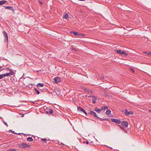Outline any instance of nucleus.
Instances as JSON below:
<instances>
[{
  "label": "nucleus",
  "mask_w": 151,
  "mask_h": 151,
  "mask_svg": "<svg viewBox=\"0 0 151 151\" xmlns=\"http://www.w3.org/2000/svg\"><path fill=\"white\" fill-rule=\"evenodd\" d=\"M147 53V52L146 51H145V52H143V53H145V54Z\"/></svg>",
  "instance_id": "c9c22d12"
},
{
  "label": "nucleus",
  "mask_w": 151,
  "mask_h": 151,
  "mask_svg": "<svg viewBox=\"0 0 151 151\" xmlns=\"http://www.w3.org/2000/svg\"><path fill=\"white\" fill-rule=\"evenodd\" d=\"M72 50H74L75 51H76V49L75 48H73L72 49Z\"/></svg>",
  "instance_id": "f704fd0d"
},
{
  "label": "nucleus",
  "mask_w": 151,
  "mask_h": 151,
  "mask_svg": "<svg viewBox=\"0 0 151 151\" xmlns=\"http://www.w3.org/2000/svg\"><path fill=\"white\" fill-rule=\"evenodd\" d=\"M2 75L3 76V77H5L6 76H10L9 74V73H7L3 74H2Z\"/></svg>",
  "instance_id": "4be33fe9"
},
{
  "label": "nucleus",
  "mask_w": 151,
  "mask_h": 151,
  "mask_svg": "<svg viewBox=\"0 0 151 151\" xmlns=\"http://www.w3.org/2000/svg\"><path fill=\"white\" fill-rule=\"evenodd\" d=\"M111 120L113 122H114L116 124H119L121 123L120 120L119 119L111 118Z\"/></svg>",
  "instance_id": "39448f33"
},
{
  "label": "nucleus",
  "mask_w": 151,
  "mask_h": 151,
  "mask_svg": "<svg viewBox=\"0 0 151 151\" xmlns=\"http://www.w3.org/2000/svg\"><path fill=\"white\" fill-rule=\"evenodd\" d=\"M63 17L65 19H68V14L66 13V14H64L63 16Z\"/></svg>",
  "instance_id": "ddd939ff"
},
{
  "label": "nucleus",
  "mask_w": 151,
  "mask_h": 151,
  "mask_svg": "<svg viewBox=\"0 0 151 151\" xmlns=\"http://www.w3.org/2000/svg\"><path fill=\"white\" fill-rule=\"evenodd\" d=\"M83 90L84 91H86L87 93H89L90 92V90L89 89L86 88H83Z\"/></svg>",
  "instance_id": "aec40b11"
},
{
  "label": "nucleus",
  "mask_w": 151,
  "mask_h": 151,
  "mask_svg": "<svg viewBox=\"0 0 151 151\" xmlns=\"http://www.w3.org/2000/svg\"><path fill=\"white\" fill-rule=\"evenodd\" d=\"M130 70H131L132 71V72L133 73H134V70L132 68H130Z\"/></svg>",
  "instance_id": "bb28decb"
},
{
  "label": "nucleus",
  "mask_w": 151,
  "mask_h": 151,
  "mask_svg": "<svg viewBox=\"0 0 151 151\" xmlns=\"http://www.w3.org/2000/svg\"><path fill=\"white\" fill-rule=\"evenodd\" d=\"M4 123L7 127L8 126V125L7 123L5 121H3Z\"/></svg>",
  "instance_id": "cd10ccee"
},
{
  "label": "nucleus",
  "mask_w": 151,
  "mask_h": 151,
  "mask_svg": "<svg viewBox=\"0 0 151 151\" xmlns=\"http://www.w3.org/2000/svg\"><path fill=\"white\" fill-rule=\"evenodd\" d=\"M118 126L120 127V128L122 129H124L123 127H121L119 125Z\"/></svg>",
  "instance_id": "2f4dec72"
},
{
  "label": "nucleus",
  "mask_w": 151,
  "mask_h": 151,
  "mask_svg": "<svg viewBox=\"0 0 151 151\" xmlns=\"http://www.w3.org/2000/svg\"><path fill=\"white\" fill-rule=\"evenodd\" d=\"M35 90L37 92V94H40V92L36 88H34Z\"/></svg>",
  "instance_id": "5701e85b"
},
{
  "label": "nucleus",
  "mask_w": 151,
  "mask_h": 151,
  "mask_svg": "<svg viewBox=\"0 0 151 151\" xmlns=\"http://www.w3.org/2000/svg\"><path fill=\"white\" fill-rule=\"evenodd\" d=\"M4 37L6 38V39L5 40V42H7L8 41V37L7 34L5 31H4Z\"/></svg>",
  "instance_id": "6e6552de"
},
{
  "label": "nucleus",
  "mask_w": 151,
  "mask_h": 151,
  "mask_svg": "<svg viewBox=\"0 0 151 151\" xmlns=\"http://www.w3.org/2000/svg\"><path fill=\"white\" fill-rule=\"evenodd\" d=\"M27 140L29 142H32L33 141V139L31 137H28L27 139Z\"/></svg>",
  "instance_id": "f3484780"
},
{
  "label": "nucleus",
  "mask_w": 151,
  "mask_h": 151,
  "mask_svg": "<svg viewBox=\"0 0 151 151\" xmlns=\"http://www.w3.org/2000/svg\"><path fill=\"white\" fill-rule=\"evenodd\" d=\"M61 81V78L59 77H55L53 79V82L55 83H58L60 82Z\"/></svg>",
  "instance_id": "7ed1b4c3"
},
{
  "label": "nucleus",
  "mask_w": 151,
  "mask_h": 151,
  "mask_svg": "<svg viewBox=\"0 0 151 151\" xmlns=\"http://www.w3.org/2000/svg\"><path fill=\"white\" fill-rule=\"evenodd\" d=\"M7 1L5 0H2L0 1V5H2L5 4Z\"/></svg>",
  "instance_id": "4468645a"
},
{
  "label": "nucleus",
  "mask_w": 151,
  "mask_h": 151,
  "mask_svg": "<svg viewBox=\"0 0 151 151\" xmlns=\"http://www.w3.org/2000/svg\"><path fill=\"white\" fill-rule=\"evenodd\" d=\"M84 143H86V144H88V141H86L84 142Z\"/></svg>",
  "instance_id": "473e14b6"
},
{
  "label": "nucleus",
  "mask_w": 151,
  "mask_h": 151,
  "mask_svg": "<svg viewBox=\"0 0 151 151\" xmlns=\"http://www.w3.org/2000/svg\"><path fill=\"white\" fill-rule=\"evenodd\" d=\"M124 113L126 115H129L130 114H133L134 112L132 111H128L127 109H125L124 111Z\"/></svg>",
  "instance_id": "20e7f679"
},
{
  "label": "nucleus",
  "mask_w": 151,
  "mask_h": 151,
  "mask_svg": "<svg viewBox=\"0 0 151 151\" xmlns=\"http://www.w3.org/2000/svg\"><path fill=\"white\" fill-rule=\"evenodd\" d=\"M39 2L40 3V4H43V2L42 1H39Z\"/></svg>",
  "instance_id": "7c9ffc66"
},
{
  "label": "nucleus",
  "mask_w": 151,
  "mask_h": 151,
  "mask_svg": "<svg viewBox=\"0 0 151 151\" xmlns=\"http://www.w3.org/2000/svg\"><path fill=\"white\" fill-rule=\"evenodd\" d=\"M79 1H84V0H78Z\"/></svg>",
  "instance_id": "4c0bfd02"
},
{
  "label": "nucleus",
  "mask_w": 151,
  "mask_h": 151,
  "mask_svg": "<svg viewBox=\"0 0 151 151\" xmlns=\"http://www.w3.org/2000/svg\"><path fill=\"white\" fill-rule=\"evenodd\" d=\"M108 109V107L106 106H103L101 107V110H104V111L106 109Z\"/></svg>",
  "instance_id": "2eb2a0df"
},
{
  "label": "nucleus",
  "mask_w": 151,
  "mask_h": 151,
  "mask_svg": "<svg viewBox=\"0 0 151 151\" xmlns=\"http://www.w3.org/2000/svg\"><path fill=\"white\" fill-rule=\"evenodd\" d=\"M147 54L148 55H151V52H149Z\"/></svg>",
  "instance_id": "72a5a7b5"
},
{
  "label": "nucleus",
  "mask_w": 151,
  "mask_h": 151,
  "mask_svg": "<svg viewBox=\"0 0 151 151\" xmlns=\"http://www.w3.org/2000/svg\"><path fill=\"white\" fill-rule=\"evenodd\" d=\"M89 114L92 115H93L94 117H96L97 118H99V117L97 116L96 112L93 111H90L89 112Z\"/></svg>",
  "instance_id": "0eeeda50"
},
{
  "label": "nucleus",
  "mask_w": 151,
  "mask_h": 151,
  "mask_svg": "<svg viewBox=\"0 0 151 151\" xmlns=\"http://www.w3.org/2000/svg\"><path fill=\"white\" fill-rule=\"evenodd\" d=\"M14 72L12 70H10V72L9 73V74L10 76L13 75L14 74Z\"/></svg>",
  "instance_id": "b1692460"
},
{
  "label": "nucleus",
  "mask_w": 151,
  "mask_h": 151,
  "mask_svg": "<svg viewBox=\"0 0 151 151\" xmlns=\"http://www.w3.org/2000/svg\"><path fill=\"white\" fill-rule=\"evenodd\" d=\"M77 109L78 110L81 111L83 112L86 115H87V114L86 111H85V110L82 107H80V106H78L77 108Z\"/></svg>",
  "instance_id": "423d86ee"
},
{
  "label": "nucleus",
  "mask_w": 151,
  "mask_h": 151,
  "mask_svg": "<svg viewBox=\"0 0 151 151\" xmlns=\"http://www.w3.org/2000/svg\"><path fill=\"white\" fill-rule=\"evenodd\" d=\"M44 86L43 83H38L37 84V87H42Z\"/></svg>",
  "instance_id": "dca6fc26"
},
{
  "label": "nucleus",
  "mask_w": 151,
  "mask_h": 151,
  "mask_svg": "<svg viewBox=\"0 0 151 151\" xmlns=\"http://www.w3.org/2000/svg\"><path fill=\"white\" fill-rule=\"evenodd\" d=\"M79 36H82V37H84L85 36V35L82 34V33H80L79 34Z\"/></svg>",
  "instance_id": "a878e982"
},
{
  "label": "nucleus",
  "mask_w": 151,
  "mask_h": 151,
  "mask_svg": "<svg viewBox=\"0 0 151 151\" xmlns=\"http://www.w3.org/2000/svg\"><path fill=\"white\" fill-rule=\"evenodd\" d=\"M149 111H150V112H151V110H149Z\"/></svg>",
  "instance_id": "58836bf2"
},
{
  "label": "nucleus",
  "mask_w": 151,
  "mask_h": 151,
  "mask_svg": "<svg viewBox=\"0 0 151 151\" xmlns=\"http://www.w3.org/2000/svg\"><path fill=\"white\" fill-rule=\"evenodd\" d=\"M93 99H92V101L93 103L95 104L96 103V98L95 96H93Z\"/></svg>",
  "instance_id": "6ab92c4d"
},
{
  "label": "nucleus",
  "mask_w": 151,
  "mask_h": 151,
  "mask_svg": "<svg viewBox=\"0 0 151 151\" xmlns=\"http://www.w3.org/2000/svg\"><path fill=\"white\" fill-rule=\"evenodd\" d=\"M18 146L21 148H28L30 147V145L26 143H21L18 145Z\"/></svg>",
  "instance_id": "f03ea898"
},
{
  "label": "nucleus",
  "mask_w": 151,
  "mask_h": 151,
  "mask_svg": "<svg viewBox=\"0 0 151 151\" xmlns=\"http://www.w3.org/2000/svg\"><path fill=\"white\" fill-rule=\"evenodd\" d=\"M45 112L47 114H52L53 113L52 110L50 109H47L45 111Z\"/></svg>",
  "instance_id": "1a4fd4ad"
},
{
  "label": "nucleus",
  "mask_w": 151,
  "mask_h": 151,
  "mask_svg": "<svg viewBox=\"0 0 151 151\" xmlns=\"http://www.w3.org/2000/svg\"><path fill=\"white\" fill-rule=\"evenodd\" d=\"M115 51L118 53L122 55L124 54L125 56H127L128 55V53L126 52L125 51H122L121 50L116 49Z\"/></svg>",
  "instance_id": "f257e3e1"
},
{
  "label": "nucleus",
  "mask_w": 151,
  "mask_h": 151,
  "mask_svg": "<svg viewBox=\"0 0 151 151\" xmlns=\"http://www.w3.org/2000/svg\"><path fill=\"white\" fill-rule=\"evenodd\" d=\"M102 78H104V77H102Z\"/></svg>",
  "instance_id": "a19ab883"
},
{
  "label": "nucleus",
  "mask_w": 151,
  "mask_h": 151,
  "mask_svg": "<svg viewBox=\"0 0 151 151\" xmlns=\"http://www.w3.org/2000/svg\"><path fill=\"white\" fill-rule=\"evenodd\" d=\"M14 134H19V135H21L22 134H24V135L25 134L24 133H14Z\"/></svg>",
  "instance_id": "c85d7f7f"
},
{
  "label": "nucleus",
  "mask_w": 151,
  "mask_h": 151,
  "mask_svg": "<svg viewBox=\"0 0 151 151\" xmlns=\"http://www.w3.org/2000/svg\"><path fill=\"white\" fill-rule=\"evenodd\" d=\"M12 132V133H14H14H16L15 132H14V131H13Z\"/></svg>",
  "instance_id": "e433bc0d"
},
{
  "label": "nucleus",
  "mask_w": 151,
  "mask_h": 151,
  "mask_svg": "<svg viewBox=\"0 0 151 151\" xmlns=\"http://www.w3.org/2000/svg\"><path fill=\"white\" fill-rule=\"evenodd\" d=\"M70 32L73 33V34L74 35H78V36H79V33H78L77 32H74V31H73V32L72 31Z\"/></svg>",
  "instance_id": "a211bd4d"
},
{
  "label": "nucleus",
  "mask_w": 151,
  "mask_h": 151,
  "mask_svg": "<svg viewBox=\"0 0 151 151\" xmlns=\"http://www.w3.org/2000/svg\"><path fill=\"white\" fill-rule=\"evenodd\" d=\"M3 77V76L2 75H0V79L2 78Z\"/></svg>",
  "instance_id": "c756f323"
},
{
  "label": "nucleus",
  "mask_w": 151,
  "mask_h": 151,
  "mask_svg": "<svg viewBox=\"0 0 151 151\" xmlns=\"http://www.w3.org/2000/svg\"><path fill=\"white\" fill-rule=\"evenodd\" d=\"M111 113V111L110 109L108 110L106 112V113L107 115H109Z\"/></svg>",
  "instance_id": "412c9836"
},
{
  "label": "nucleus",
  "mask_w": 151,
  "mask_h": 151,
  "mask_svg": "<svg viewBox=\"0 0 151 151\" xmlns=\"http://www.w3.org/2000/svg\"><path fill=\"white\" fill-rule=\"evenodd\" d=\"M94 110L97 113L99 114L101 113V109H100L96 107L94 108Z\"/></svg>",
  "instance_id": "9b49d317"
},
{
  "label": "nucleus",
  "mask_w": 151,
  "mask_h": 151,
  "mask_svg": "<svg viewBox=\"0 0 151 151\" xmlns=\"http://www.w3.org/2000/svg\"><path fill=\"white\" fill-rule=\"evenodd\" d=\"M125 132H126V133H127V131H125Z\"/></svg>",
  "instance_id": "ea45409f"
},
{
  "label": "nucleus",
  "mask_w": 151,
  "mask_h": 151,
  "mask_svg": "<svg viewBox=\"0 0 151 151\" xmlns=\"http://www.w3.org/2000/svg\"><path fill=\"white\" fill-rule=\"evenodd\" d=\"M41 140L44 141V142H45L47 141V139L46 138H42L41 139Z\"/></svg>",
  "instance_id": "393cba45"
},
{
  "label": "nucleus",
  "mask_w": 151,
  "mask_h": 151,
  "mask_svg": "<svg viewBox=\"0 0 151 151\" xmlns=\"http://www.w3.org/2000/svg\"><path fill=\"white\" fill-rule=\"evenodd\" d=\"M122 124L123 125L125 126L126 127H128V123L127 121H124L122 123Z\"/></svg>",
  "instance_id": "f8f14e48"
},
{
  "label": "nucleus",
  "mask_w": 151,
  "mask_h": 151,
  "mask_svg": "<svg viewBox=\"0 0 151 151\" xmlns=\"http://www.w3.org/2000/svg\"><path fill=\"white\" fill-rule=\"evenodd\" d=\"M4 8L6 9H8L10 10H12L13 12L14 11V10L13 7L12 6H4Z\"/></svg>",
  "instance_id": "9d476101"
}]
</instances>
